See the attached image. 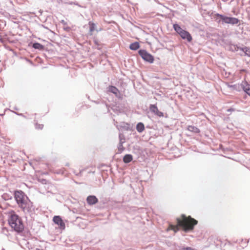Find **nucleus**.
I'll list each match as a JSON object with an SVG mask.
<instances>
[{
	"label": "nucleus",
	"mask_w": 250,
	"mask_h": 250,
	"mask_svg": "<svg viewBox=\"0 0 250 250\" xmlns=\"http://www.w3.org/2000/svg\"><path fill=\"white\" fill-rule=\"evenodd\" d=\"M176 222V225H170L167 230H172L176 232L179 230L180 228H181L185 231H191L198 223L196 220L190 216H187L185 214H182L179 217L177 218Z\"/></svg>",
	"instance_id": "1"
},
{
	"label": "nucleus",
	"mask_w": 250,
	"mask_h": 250,
	"mask_svg": "<svg viewBox=\"0 0 250 250\" xmlns=\"http://www.w3.org/2000/svg\"><path fill=\"white\" fill-rule=\"evenodd\" d=\"M247 50H248V48H247V47H245V48H244V49H243V51H247Z\"/></svg>",
	"instance_id": "21"
},
{
	"label": "nucleus",
	"mask_w": 250,
	"mask_h": 250,
	"mask_svg": "<svg viewBox=\"0 0 250 250\" xmlns=\"http://www.w3.org/2000/svg\"><path fill=\"white\" fill-rule=\"evenodd\" d=\"M125 149V148L123 145L122 143H120L118 148V151L117 153H121Z\"/></svg>",
	"instance_id": "17"
},
{
	"label": "nucleus",
	"mask_w": 250,
	"mask_h": 250,
	"mask_svg": "<svg viewBox=\"0 0 250 250\" xmlns=\"http://www.w3.org/2000/svg\"><path fill=\"white\" fill-rule=\"evenodd\" d=\"M137 130L139 132H142L145 129V126L143 123H139L136 126Z\"/></svg>",
	"instance_id": "14"
},
{
	"label": "nucleus",
	"mask_w": 250,
	"mask_h": 250,
	"mask_svg": "<svg viewBox=\"0 0 250 250\" xmlns=\"http://www.w3.org/2000/svg\"><path fill=\"white\" fill-rule=\"evenodd\" d=\"M242 87L243 90L248 94L249 92L250 91V84L246 82L243 81L241 83Z\"/></svg>",
	"instance_id": "10"
},
{
	"label": "nucleus",
	"mask_w": 250,
	"mask_h": 250,
	"mask_svg": "<svg viewBox=\"0 0 250 250\" xmlns=\"http://www.w3.org/2000/svg\"><path fill=\"white\" fill-rule=\"evenodd\" d=\"M150 109L151 111V112L154 113L155 115H157L158 116L160 117L164 116L163 113L159 111L156 105H155V104H151L150 106Z\"/></svg>",
	"instance_id": "8"
},
{
	"label": "nucleus",
	"mask_w": 250,
	"mask_h": 250,
	"mask_svg": "<svg viewBox=\"0 0 250 250\" xmlns=\"http://www.w3.org/2000/svg\"><path fill=\"white\" fill-rule=\"evenodd\" d=\"M140 45L138 42H135L130 44L129 48L131 50H136L139 48Z\"/></svg>",
	"instance_id": "13"
},
{
	"label": "nucleus",
	"mask_w": 250,
	"mask_h": 250,
	"mask_svg": "<svg viewBox=\"0 0 250 250\" xmlns=\"http://www.w3.org/2000/svg\"><path fill=\"white\" fill-rule=\"evenodd\" d=\"M133 159V157L131 154H126L123 158V161L125 163L130 162Z\"/></svg>",
	"instance_id": "11"
},
{
	"label": "nucleus",
	"mask_w": 250,
	"mask_h": 250,
	"mask_svg": "<svg viewBox=\"0 0 250 250\" xmlns=\"http://www.w3.org/2000/svg\"><path fill=\"white\" fill-rule=\"evenodd\" d=\"M9 214L8 222L10 226L17 232L22 231L23 230L24 226L21 219L14 211H10Z\"/></svg>",
	"instance_id": "3"
},
{
	"label": "nucleus",
	"mask_w": 250,
	"mask_h": 250,
	"mask_svg": "<svg viewBox=\"0 0 250 250\" xmlns=\"http://www.w3.org/2000/svg\"><path fill=\"white\" fill-rule=\"evenodd\" d=\"M188 130L189 131L193 132L196 133L200 132L199 128L193 125H189L188 127Z\"/></svg>",
	"instance_id": "12"
},
{
	"label": "nucleus",
	"mask_w": 250,
	"mask_h": 250,
	"mask_svg": "<svg viewBox=\"0 0 250 250\" xmlns=\"http://www.w3.org/2000/svg\"><path fill=\"white\" fill-rule=\"evenodd\" d=\"M86 201L88 204L93 205L98 203V199L95 196L90 195L87 197Z\"/></svg>",
	"instance_id": "9"
},
{
	"label": "nucleus",
	"mask_w": 250,
	"mask_h": 250,
	"mask_svg": "<svg viewBox=\"0 0 250 250\" xmlns=\"http://www.w3.org/2000/svg\"><path fill=\"white\" fill-rule=\"evenodd\" d=\"M108 90L116 95L118 94L119 92L118 89L116 87L113 86H109L108 88Z\"/></svg>",
	"instance_id": "15"
},
{
	"label": "nucleus",
	"mask_w": 250,
	"mask_h": 250,
	"mask_svg": "<svg viewBox=\"0 0 250 250\" xmlns=\"http://www.w3.org/2000/svg\"><path fill=\"white\" fill-rule=\"evenodd\" d=\"M214 17L216 20L218 18L221 19L224 23L227 24H236L239 22V20L236 18L229 17L219 14H215Z\"/></svg>",
	"instance_id": "5"
},
{
	"label": "nucleus",
	"mask_w": 250,
	"mask_h": 250,
	"mask_svg": "<svg viewBox=\"0 0 250 250\" xmlns=\"http://www.w3.org/2000/svg\"><path fill=\"white\" fill-rule=\"evenodd\" d=\"M173 28L175 31L180 36L183 40H186L188 42H190L192 40V36L190 34L183 29L178 24H173Z\"/></svg>",
	"instance_id": "4"
},
{
	"label": "nucleus",
	"mask_w": 250,
	"mask_h": 250,
	"mask_svg": "<svg viewBox=\"0 0 250 250\" xmlns=\"http://www.w3.org/2000/svg\"><path fill=\"white\" fill-rule=\"evenodd\" d=\"M14 198L20 208L24 211L31 212L33 209V203L21 190H16L14 192Z\"/></svg>",
	"instance_id": "2"
},
{
	"label": "nucleus",
	"mask_w": 250,
	"mask_h": 250,
	"mask_svg": "<svg viewBox=\"0 0 250 250\" xmlns=\"http://www.w3.org/2000/svg\"><path fill=\"white\" fill-rule=\"evenodd\" d=\"M53 222L59 226L61 229H64L65 228V223L60 216H55L53 219Z\"/></svg>",
	"instance_id": "7"
},
{
	"label": "nucleus",
	"mask_w": 250,
	"mask_h": 250,
	"mask_svg": "<svg viewBox=\"0 0 250 250\" xmlns=\"http://www.w3.org/2000/svg\"><path fill=\"white\" fill-rule=\"evenodd\" d=\"M247 94L250 96V91L249 92V93Z\"/></svg>",
	"instance_id": "22"
},
{
	"label": "nucleus",
	"mask_w": 250,
	"mask_h": 250,
	"mask_svg": "<svg viewBox=\"0 0 250 250\" xmlns=\"http://www.w3.org/2000/svg\"><path fill=\"white\" fill-rule=\"evenodd\" d=\"M35 127L37 129L42 130L43 127V125L36 123L35 124Z\"/></svg>",
	"instance_id": "18"
},
{
	"label": "nucleus",
	"mask_w": 250,
	"mask_h": 250,
	"mask_svg": "<svg viewBox=\"0 0 250 250\" xmlns=\"http://www.w3.org/2000/svg\"><path fill=\"white\" fill-rule=\"evenodd\" d=\"M89 31L91 33L93 32L96 28V25L94 23L89 21Z\"/></svg>",
	"instance_id": "16"
},
{
	"label": "nucleus",
	"mask_w": 250,
	"mask_h": 250,
	"mask_svg": "<svg viewBox=\"0 0 250 250\" xmlns=\"http://www.w3.org/2000/svg\"><path fill=\"white\" fill-rule=\"evenodd\" d=\"M139 54L141 57L146 61L150 63H152L154 61V57L150 54L148 53L145 50H140L139 51Z\"/></svg>",
	"instance_id": "6"
},
{
	"label": "nucleus",
	"mask_w": 250,
	"mask_h": 250,
	"mask_svg": "<svg viewBox=\"0 0 250 250\" xmlns=\"http://www.w3.org/2000/svg\"><path fill=\"white\" fill-rule=\"evenodd\" d=\"M180 250H194L190 247H187L185 248H183V249H181Z\"/></svg>",
	"instance_id": "20"
},
{
	"label": "nucleus",
	"mask_w": 250,
	"mask_h": 250,
	"mask_svg": "<svg viewBox=\"0 0 250 250\" xmlns=\"http://www.w3.org/2000/svg\"><path fill=\"white\" fill-rule=\"evenodd\" d=\"M41 46V44L40 43H34L33 44V47L35 48H39V46Z\"/></svg>",
	"instance_id": "19"
}]
</instances>
